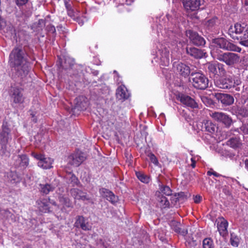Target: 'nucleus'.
<instances>
[{"label":"nucleus","instance_id":"72a5a7b5","mask_svg":"<svg viewBox=\"0 0 248 248\" xmlns=\"http://www.w3.org/2000/svg\"><path fill=\"white\" fill-rule=\"evenodd\" d=\"M64 5L67 10L68 15L74 19L78 16V13L74 11L70 4L66 0H64Z\"/></svg>","mask_w":248,"mask_h":248},{"label":"nucleus","instance_id":"37998d69","mask_svg":"<svg viewBox=\"0 0 248 248\" xmlns=\"http://www.w3.org/2000/svg\"><path fill=\"white\" fill-rule=\"evenodd\" d=\"M230 242L231 243V245L233 247H238L239 242V239L238 236H237L234 234H231V238H230Z\"/></svg>","mask_w":248,"mask_h":248},{"label":"nucleus","instance_id":"8fccbe9b","mask_svg":"<svg viewBox=\"0 0 248 248\" xmlns=\"http://www.w3.org/2000/svg\"><path fill=\"white\" fill-rule=\"evenodd\" d=\"M74 20L78 22L80 26H82L84 24L83 19L82 18L79 17L78 16Z\"/></svg>","mask_w":248,"mask_h":248},{"label":"nucleus","instance_id":"c9c22d12","mask_svg":"<svg viewBox=\"0 0 248 248\" xmlns=\"http://www.w3.org/2000/svg\"><path fill=\"white\" fill-rule=\"evenodd\" d=\"M159 191L161 194H163L166 196H170L172 194V191L169 186H164L163 185H159Z\"/></svg>","mask_w":248,"mask_h":248},{"label":"nucleus","instance_id":"dca6fc26","mask_svg":"<svg viewBox=\"0 0 248 248\" xmlns=\"http://www.w3.org/2000/svg\"><path fill=\"white\" fill-rule=\"evenodd\" d=\"M74 225L75 227L80 228L84 231H90L92 229V225L89 223L88 219L81 216H78L77 217Z\"/></svg>","mask_w":248,"mask_h":248},{"label":"nucleus","instance_id":"9b49d317","mask_svg":"<svg viewBox=\"0 0 248 248\" xmlns=\"http://www.w3.org/2000/svg\"><path fill=\"white\" fill-rule=\"evenodd\" d=\"M170 51L166 47L162 46L156 52V55L160 60V64L161 65L167 66L170 64Z\"/></svg>","mask_w":248,"mask_h":248},{"label":"nucleus","instance_id":"b1692460","mask_svg":"<svg viewBox=\"0 0 248 248\" xmlns=\"http://www.w3.org/2000/svg\"><path fill=\"white\" fill-rule=\"evenodd\" d=\"M186 52L187 54L197 59H201L206 55V52L203 50L195 47H187Z\"/></svg>","mask_w":248,"mask_h":248},{"label":"nucleus","instance_id":"864d4df0","mask_svg":"<svg viewBox=\"0 0 248 248\" xmlns=\"http://www.w3.org/2000/svg\"><path fill=\"white\" fill-rule=\"evenodd\" d=\"M202 200V197L200 195H196L194 197V202L196 203L200 202Z\"/></svg>","mask_w":248,"mask_h":248},{"label":"nucleus","instance_id":"a211bd4d","mask_svg":"<svg viewBox=\"0 0 248 248\" xmlns=\"http://www.w3.org/2000/svg\"><path fill=\"white\" fill-rule=\"evenodd\" d=\"M49 203H50L53 205L56 206V202L52 200L50 201L49 199L47 200L46 199H43L37 201L38 208L41 212L44 213H47L50 211Z\"/></svg>","mask_w":248,"mask_h":248},{"label":"nucleus","instance_id":"c85d7f7f","mask_svg":"<svg viewBox=\"0 0 248 248\" xmlns=\"http://www.w3.org/2000/svg\"><path fill=\"white\" fill-rule=\"evenodd\" d=\"M198 128L202 131H206L212 133L215 131L216 126L210 121L204 120L202 124L201 127H198Z\"/></svg>","mask_w":248,"mask_h":248},{"label":"nucleus","instance_id":"3c124183","mask_svg":"<svg viewBox=\"0 0 248 248\" xmlns=\"http://www.w3.org/2000/svg\"><path fill=\"white\" fill-rule=\"evenodd\" d=\"M28 0H16V4L17 6H20L25 4Z\"/></svg>","mask_w":248,"mask_h":248},{"label":"nucleus","instance_id":"f03ea898","mask_svg":"<svg viewBox=\"0 0 248 248\" xmlns=\"http://www.w3.org/2000/svg\"><path fill=\"white\" fill-rule=\"evenodd\" d=\"M211 53L217 60L225 62L228 65H232L238 62L239 60V56L233 53H218L215 50H213Z\"/></svg>","mask_w":248,"mask_h":248},{"label":"nucleus","instance_id":"09e8293b","mask_svg":"<svg viewBox=\"0 0 248 248\" xmlns=\"http://www.w3.org/2000/svg\"><path fill=\"white\" fill-rule=\"evenodd\" d=\"M172 223L176 224V226L172 228L174 230V231L177 233H180L181 228L179 227L180 225V224L179 223L175 222H174V223Z\"/></svg>","mask_w":248,"mask_h":248},{"label":"nucleus","instance_id":"7ed1b4c3","mask_svg":"<svg viewBox=\"0 0 248 248\" xmlns=\"http://www.w3.org/2000/svg\"><path fill=\"white\" fill-rule=\"evenodd\" d=\"M190 81L192 83L193 86L196 89L204 90L208 86V78L202 73L192 72Z\"/></svg>","mask_w":248,"mask_h":248},{"label":"nucleus","instance_id":"423d86ee","mask_svg":"<svg viewBox=\"0 0 248 248\" xmlns=\"http://www.w3.org/2000/svg\"><path fill=\"white\" fill-rule=\"evenodd\" d=\"M173 68L174 72L184 78L188 77L195 71L193 66L190 67L186 63L179 61L173 63Z\"/></svg>","mask_w":248,"mask_h":248},{"label":"nucleus","instance_id":"9d476101","mask_svg":"<svg viewBox=\"0 0 248 248\" xmlns=\"http://www.w3.org/2000/svg\"><path fill=\"white\" fill-rule=\"evenodd\" d=\"M10 95L13 105H21L24 102L25 97L23 95L21 88H12L10 91Z\"/></svg>","mask_w":248,"mask_h":248},{"label":"nucleus","instance_id":"5701e85b","mask_svg":"<svg viewBox=\"0 0 248 248\" xmlns=\"http://www.w3.org/2000/svg\"><path fill=\"white\" fill-rule=\"evenodd\" d=\"M156 204L157 206L161 209L169 208L170 207V202L168 199L160 192H156Z\"/></svg>","mask_w":248,"mask_h":248},{"label":"nucleus","instance_id":"a878e982","mask_svg":"<svg viewBox=\"0 0 248 248\" xmlns=\"http://www.w3.org/2000/svg\"><path fill=\"white\" fill-rule=\"evenodd\" d=\"M56 187L55 185L45 183L39 185V189L41 193L48 194L50 192L53 191Z\"/></svg>","mask_w":248,"mask_h":248},{"label":"nucleus","instance_id":"4c0bfd02","mask_svg":"<svg viewBox=\"0 0 248 248\" xmlns=\"http://www.w3.org/2000/svg\"><path fill=\"white\" fill-rule=\"evenodd\" d=\"M202 247L203 248H215L213 241L209 238L204 239L202 241Z\"/></svg>","mask_w":248,"mask_h":248},{"label":"nucleus","instance_id":"c03bdc74","mask_svg":"<svg viewBox=\"0 0 248 248\" xmlns=\"http://www.w3.org/2000/svg\"><path fill=\"white\" fill-rule=\"evenodd\" d=\"M174 198L176 199V202H180L186 200L187 199V195L185 193L181 192L175 194Z\"/></svg>","mask_w":248,"mask_h":248},{"label":"nucleus","instance_id":"412c9836","mask_svg":"<svg viewBox=\"0 0 248 248\" xmlns=\"http://www.w3.org/2000/svg\"><path fill=\"white\" fill-rule=\"evenodd\" d=\"M100 193L103 197L106 198L113 205H115L118 201V197L115 196L112 192L107 189H100Z\"/></svg>","mask_w":248,"mask_h":248},{"label":"nucleus","instance_id":"c756f323","mask_svg":"<svg viewBox=\"0 0 248 248\" xmlns=\"http://www.w3.org/2000/svg\"><path fill=\"white\" fill-rule=\"evenodd\" d=\"M76 107L78 110H82L86 108L88 105L87 99L83 96H80L76 99Z\"/></svg>","mask_w":248,"mask_h":248},{"label":"nucleus","instance_id":"a19ab883","mask_svg":"<svg viewBox=\"0 0 248 248\" xmlns=\"http://www.w3.org/2000/svg\"><path fill=\"white\" fill-rule=\"evenodd\" d=\"M108 244L105 242L101 239H99L96 240L95 246L93 248H108Z\"/></svg>","mask_w":248,"mask_h":248},{"label":"nucleus","instance_id":"6ab92c4d","mask_svg":"<svg viewBox=\"0 0 248 248\" xmlns=\"http://www.w3.org/2000/svg\"><path fill=\"white\" fill-rule=\"evenodd\" d=\"M14 159L15 161L14 165L16 167L25 169L29 165V159L25 155H15Z\"/></svg>","mask_w":248,"mask_h":248},{"label":"nucleus","instance_id":"4468645a","mask_svg":"<svg viewBox=\"0 0 248 248\" xmlns=\"http://www.w3.org/2000/svg\"><path fill=\"white\" fill-rule=\"evenodd\" d=\"M177 98L178 100H180L183 104L187 107L193 108L198 107V105L195 101L187 95L183 93H179L177 96Z\"/></svg>","mask_w":248,"mask_h":248},{"label":"nucleus","instance_id":"6e6552de","mask_svg":"<svg viewBox=\"0 0 248 248\" xmlns=\"http://www.w3.org/2000/svg\"><path fill=\"white\" fill-rule=\"evenodd\" d=\"M31 155L32 157L38 160V166L43 169H48L52 167L53 160L49 157H45L40 153L32 152Z\"/></svg>","mask_w":248,"mask_h":248},{"label":"nucleus","instance_id":"cd10ccee","mask_svg":"<svg viewBox=\"0 0 248 248\" xmlns=\"http://www.w3.org/2000/svg\"><path fill=\"white\" fill-rule=\"evenodd\" d=\"M228 221L224 218L219 219L217 223V230L221 235H225L227 232Z\"/></svg>","mask_w":248,"mask_h":248},{"label":"nucleus","instance_id":"f704fd0d","mask_svg":"<svg viewBox=\"0 0 248 248\" xmlns=\"http://www.w3.org/2000/svg\"><path fill=\"white\" fill-rule=\"evenodd\" d=\"M136 175L138 179L141 182L148 184L150 181V178L149 176L145 174L142 171H136L135 172Z\"/></svg>","mask_w":248,"mask_h":248},{"label":"nucleus","instance_id":"4be33fe9","mask_svg":"<svg viewBox=\"0 0 248 248\" xmlns=\"http://www.w3.org/2000/svg\"><path fill=\"white\" fill-rule=\"evenodd\" d=\"M216 98L225 106L232 105L234 102V98L230 94L218 93L216 94Z\"/></svg>","mask_w":248,"mask_h":248},{"label":"nucleus","instance_id":"ea45409f","mask_svg":"<svg viewBox=\"0 0 248 248\" xmlns=\"http://www.w3.org/2000/svg\"><path fill=\"white\" fill-rule=\"evenodd\" d=\"M148 156L150 158L151 162L154 164L155 166L161 167L160 164L159 163L157 157L152 153H150L148 155Z\"/></svg>","mask_w":248,"mask_h":248},{"label":"nucleus","instance_id":"473e14b6","mask_svg":"<svg viewBox=\"0 0 248 248\" xmlns=\"http://www.w3.org/2000/svg\"><path fill=\"white\" fill-rule=\"evenodd\" d=\"M64 62H61V66L64 69H70L75 63L74 60L68 56L65 57L64 58Z\"/></svg>","mask_w":248,"mask_h":248},{"label":"nucleus","instance_id":"13d9d810","mask_svg":"<svg viewBox=\"0 0 248 248\" xmlns=\"http://www.w3.org/2000/svg\"><path fill=\"white\" fill-rule=\"evenodd\" d=\"M4 22L0 18V30L2 29V27L4 26Z\"/></svg>","mask_w":248,"mask_h":248},{"label":"nucleus","instance_id":"338daca9","mask_svg":"<svg viewBox=\"0 0 248 248\" xmlns=\"http://www.w3.org/2000/svg\"><path fill=\"white\" fill-rule=\"evenodd\" d=\"M134 1V0H129V2L128 0H126V2L127 4H130V2H133Z\"/></svg>","mask_w":248,"mask_h":248},{"label":"nucleus","instance_id":"39448f33","mask_svg":"<svg viewBox=\"0 0 248 248\" xmlns=\"http://www.w3.org/2000/svg\"><path fill=\"white\" fill-rule=\"evenodd\" d=\"M215 83L216 86L220 88L229 89L239 85L241 83V81L234 77L226 76L216 81Z\"/></svg>","mask_w":248,"mask_h":248},{"label":"nucleus","instance_id":"680f3d73","mask_svg":"<svg viewBox=\"0 0 248 248\" xmlns=\"http://www.w3.org/2000/svg\"><path fill=\"white\" fill-rule=\"evenodd\" d=\"M160 119L165 118V114L164 113H161L159 115Z\"/></svg>","mask_w":248,"mask_h":248},{"label":"nucleus","instance_id":"2f4dec72","mask_svg":"<svg viewBox=\"0 0 248 248\" xmlns=\"http://www.w3.org/2000/svg\"><path fill=\"white\" fill-rule=\"evenodd\" d=\"M58 200L60 203V205L62 206V210H64L65 208L72 207V202L69 199L64 195H60L58 197Z\"/></svg>","mask_w":248,"mask_h":248},{"label":"nucleus","instance_id":"f8f14e48","mask_svg":"<svg viewBox=\"0 0 248 248\" xmlns=\"http://www.w3.org/2000/svg\"><path fill=\"white\" fill-rule=\"evenodd\" d=\"M85 159V157L84 154L80 151H77L68 157V162L72 165L78 167Z\"/></svg>","mask_w":248,"mask_h":248},{"label":"nucleus","instance_id":"ddd939ff","mask_svg":"<svg viewBox=\"0 0 248 248\" xmlns=\"http://www.w3.org/2000/svg\"><path fill=\"white\" fill-rule=\"evenodd\" d=\"M230 32L234 31L236 34H243V38H248V25L245 23H236L233 28L229 30Z\"/></svg>","mask_w":248,"mask_h":248},{"label":"nucleus","instance_id":"de8ad7c7","mask_svg":"<svg viewBox=\"0 0 248 248\" xmlns=\"http://www.w3.org/2000/svg\"><path fill=\"white\" fill-rule=\"evenodd\" d=\"M240 129L244 134H248V124H243Z\"/></svg>","mask_w":248,"mask_h":248},{"label":"nucleus","instance_id":"1a4fd4ad","mask_svg":"<svg viewBox=\"0 0 248 248\" xmlns=\"http://www.w3.org/2000/svg\"><path fill=\"white\" fill-rule=\"evenodd\" d=\"M206 66L211 77H214L218 74L224 75L225 72L224 65L218 62H209Z\"/></svg>","mask_w":248,"mask_h":248},{"label":"nucleus","instance_id":"69168bd1","mask_svg":"<svg viewBox=\"0 0 248 248\" xmlns=\"http://www.w3.org/2000/svg\"><path fill=\"white\" fill-rule=\"evenodd\" d=\"M213 171H212V170L208 171L207 172V175H208L209 176H210L211 175H213V174L212 173Z\"/></svg>","mask_w":248,"mask_h":248},{"label":"nucleus","instance_id":"0e129e2a","mask_svg":"<svg viewBox=\"0 0 248 248\" xmlns=\"http://www.w3.org/2000/svg\"><path fill=\"white\" fill-rule=\"evenodd\" d=\"M245 166H246V169L248 170V160H246Z\"/></svg>","mask_w":248,"mask_h":248},{"label":"nucleus","instance_id":"393cba45","mask_svg":"<svg viewBox=\"0 0 248 248\" xmlns=\"http://www.w3.org/2000/svg\"><path fill=\"white\" fill-rule=\"evenodd\" d=\"M116 95L119 100H125L129 97V93L124 86L121 85L117 88Z\"/></svg>","mask_w":248,"mask_h":248},{"label":"nucleus","instance_id":"052dcab7","mask_svg":"<svg viewBox=\"0 0 248 248\" xmlns=\"http://www.w3.org/2000/svg\"><path fill=\"white\" fill-rule=\"evenodd\" d=\"M187 231H181L180 230V233L181 234H182L183 235L185 236L186 235V234L187 233Z\"/></svg>","mask_w":248,"mask_h":248},{"label":"nucleus","instance_id":"aec40b11","mask_svg":"<svg viewBox=\"0 0 248 248\" xmlns=\"http://www.w3.org/2000/svg\"><path fill=\"white\" fill-rule=\"evenodd\" d=\"M202 0H183L185 8L187 11H194L198 10L201 4Z\"/></svg>","mask_w":248,"mask_h":248},{"label":"nucleus","instance_id":"58836bf2","mask_svg":"<svg viewBox=\"0 0 248 248\" xmlns=\"http://www.w3.org/2000/svg\"><path fill=\"white\" fill-rule=\"evenodd\" d=\"M227 144L232 148H235L239 146L240 142L239 140L236 138H231L228 141Z\"/></svg>","mask_w":248,"mask_h":248},{"label":"nucleus","instance_id":"f257e3e1","mask_svg":"<svg viewBox=\"0 0 248 248\" xmlns=\"http://www.w3.org/2000/svg\"><path fill=\"white\" fill-rule=\"evenodd\" d=\"M9 63L18 77L22 78L28 74L30 63L27 54L22 48L16 47L12 51L9 56Z\"/></svg>","mask_w":248,"mask_h":248},{"label":"nucleus","instance_id":"774afa93","mask_svg":"<svg viewBox=\"0 0 248 248\" xmlns=\"http://www.w3.org/2000/svg\"><path fill=\"white\" fill-rule=\"evenodd\" d=\"M5 214H6L7 217L9 216V214H10V213L9 211H5Z\"/></svg>","mask_w":248,"mask_h":248},{"label":"nucleus","instance_id":"a18cd8bd","mask_svg":"<svg viewBox=\"0 0 248 248\" xmlns=\"http://www.w3.org/2000/svg\"><path fill=\"white\" fill-rule=\"evenodd\" d=\"M30 115L31 117V121L33 122L36 123L37 122V118L39 117V113L38 111H34L32 109L30 110Z\"/></svg>","mask_w":248,"mask_h":248},{"label":"nucleus","instance_id":"603ef678","mask_svg":"<svg viewBox=\"0 0 248 248\" xmlns=\"http://www.w3.org/2000/svg\"><path fill=\"white\" fill-rule=\"evenodd\" d=\"M71 182L73 183L74 185L78 184V178L76 177V176L72 175L71 177Z\"/></svg>","mask_w":248,"mask_h":248},{"label":"nucleus","instance_id":"7c9ffc66","mask_svg":"<svg viewBox=\"0 0 248 248\" xmlns=\"http://www.w3.org/2000/svg\"><path fill=\"white\" fill-rule=\"evenodd\" d=\"M70 193L72 196L75 199L81 200L82 201L88 200L87 194L78 189H72L70 190Z\"/></svg>","mask_w":248,"mask_h":248},{"label":"nucleus","instance_id":"2eb2a0df","mask_svg":"<svg viewBox=\"0 0 248 248\" xmlns=\"http://www.w3.org/2000/svg\"><path fill=\"white\" fill-rule=\"evenodd\" d=\"M209 115L215 120L222 122L226 126H229L231 124V119L224 113L219 112H210Z\"/></svg>","mask_w":248,"mask_h":248},{"label":"nucleus","instance_id":"5fc2aeb1","mask_svg":"<svg viewBox=\"0 0 248 248\" xmlns=\"http://www.w3.org/2000/svg\"><path fill=\"white\" fill-rule=\"evenodd\" d=\"M48 31L52 33H55L56 32V29L54 26L50 25L48 27Z\"/></svg>","mask_w":248,"mask_h":248},{"label":"nucleus","instance_id":"79ce46f5","mask_svg":"<svg viewBox=\"0 0 248 248\" xmlns=\"http://www.w3.org/2000/svg\"><path fill=\"white\" fill-rule=\"evenodd\" d=\"M88 245V241L85 237H82L77 242V246L80 248H85Z\"/></svg>","mask_w":248,"mask_h":248},{"label":"nucleus","instance_id":"6e6d98bb","mask_svg":"<svg viewBox=\"0 0 248 248\" xmlns=\"http://www.w3.org/2000/svg\"><path fill=\"white\" fill-rule=\"evenodd\" d=\"M240 44L243 46L248 47V39L243 41H241Z\"/></svg>","mask_w":248,"mask_h":248},{"label":"nucleus","instance_id":"20e7f679","mask_svg":"<svg viewBox=\"0 0 248 248\" xmlns=\"http://www.w3.org/2000/svg\"><path fill=\"white\" fill-rule=\"evenodd\" d=\"M12 138L10 129L7 123H3L0 131V151L2 154L6 153L7 144Z\"/></svg>","mask_w":248,"mask_h":248},{"label":"nucleus","instance_id":"e433bc0d","mask_svg":"<svg viewBox=\"0 0 248 248\" xmlns=\"http://www.w3.org/2000/svg\"><path fill=\"white\" fill-rule=\"evenodd\" d=\"M9 180L11 183H18L21 180L20 177L17 175L16 172L11 171L8 174Z\"/></svg>","mask_w":248,"mask_h":248},{"label":"nucleus","instance_id":"e2e57ef3","mask_svg":"<svg viewBox=\"0 0 248 248\" xmlns=\"http://www.w3.org/2000/svg\"><path fill=\"white\" fill-rule=\"evenodd\" d=\"M242 2L244 3L245 5L248 6V0H242Z\"/></svg>","mask_w":248,"mask_h":248},{"label":"nucleus","instance_id":"49530a36","mask_svg":"<svg viewBox=\"0 0 248 248\" xmlns=\"http://www.w3.org/2000/svg\"><path fill=\"white\" fill-rule=\"evenodd\" d=\"M200 158V156H199V155H196V156H193L192 157H191V166L193 168H194L196 166V162L199 160Z\"/></svg>","mask_w":248,"mask_h":248},{"label":"nucleus","instance_id":"bb28decb","mask_svg":"<svg viewBox=\"0 0 248 248\" xmlns=\"http://www.w3.org/2000/svg\"><path fill=\"white\" fill-rule=\"evenodd\" d=\"M218 23V19L216 17L211 18H206L202 21V24L204 28L208 30H212Z\"/></svg>","mask_w":248,"mask_h":248},{"label":"nucleus","instance_id":"bf43d9fd","mask_svg":"<svg viewBox=\"0 0 248 248\" xmlns=\"http://www.w3.org/2000/svg\"><path fill=\"white\" fill-rule=\"evenodd\" d=\"M212 173L213 174V175H214L216 177H218L221 176L220 174L214 171H213Z\"/></svg>","mask_w":248,"mask_h":248},{"label":"nucleus","instance_id":"f3484780","mask_svg":"<svg viewBox=\"0 0 248 248\" xmlns=\"http://www.w3.org/2000/svg\"><path fill=\"white\" fill-rule=\"evenodd\" d=\"M186 35L189 38L191 42L195 45L203 46L205 43L204 39L199 35L196 32L188 30L186 31Z\"/></svg>","mask_w":248,"mask_h":248},{"label":"nucleus","instance_id":"4d7b16f0","mask_svg":"<svg viewBox=\"0 0 248 248\" xmlns=\"http://www.w3.org/2000/svg\"><path fill=\"white\" fill-rule=\"evenodd\" d=\"M176 52H171V58L172 59H177V56L176 55Z\"/></svg>","mask_w":248,"mask_h":248},{"label":"nucleus","instance_id":"0eeeda50","mask_svg":"<svg viewBox=\"0 0 248 248\" xmlns=\"http://www.w3.org/2000/svg\"><path fill=\"white\" fill-rule=\"evenodd\" d=\"M215 44L217 47L224 50L240 52L241 48L232 43L229 41L223 38H217L215 40Z\"/></svg>","mask_w":248,"mask_h":248}]
</instances>
